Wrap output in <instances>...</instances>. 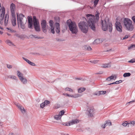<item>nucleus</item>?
<instances>
[{
    "label": "nucleus",
    "instance_id": "nucleus-15",
    "mask_svg": "<svg viewBox=\"0 0 135 135\" xmlns=\"http://www.w3.org/2000/svg\"><path fill=\"white\" fill-rule=\"evenodd\" d=\"M55 26L56 27V32L57 33H59L60 32V27L59 23L58 22H56L55 24Z\"/></svg>",
    "mask_w": 135,
    "mask_h": 135
},
{
    "label": "nucleus",
    "instance_id": "nucleus-11",
    "mask_svg": "<svg viewBox=\"0 0 135 135\" xmlns=\"http://www.w3.org/2000/svg\"><path fill=\"white\" fill-rule=\"evenodd\" d=\"M14 104L20 110L21 112L23 113H25L26 111L24 109L23 107L21 106L20 104L16 102H14Z\"/></svg>",
    "mask_w": 135,
    "mask_h": 135
},
{
    "label": "nucleus",
    "instance_id": "nucleus-50",
    "mask_svg": "<svg viewBox=\"0 0 135 135\" xmlns=\"http://www.w3.org/2000/svg\"><path fill=\"white\" fill-rule=\"evenodd\" d=\"M31 54H32L33 55H40V54L39 53H38L36 52H32L31 53Z\"/></svg>",
    "mask_w": 135,
    "mask_h": 135
},
{
    "label": "nucleus",
    "instance_id": "nucleus-32",
    "mask_svg": "<svg viewBox=\"0 0 135 135\" xmlns=\"http://www.w3.org/2000/svg\"><path fill=\"white\" fill-rule=\"evenodd\" d=\"M54 22L52 20H50L49 21L50 26L51 27H54L53 26Z\"/></svg>",
    "mask_w": 135,
    "mask_h": 135
},
{
    "label": "nucleus",
    "instance_id": "nucleus-58",
    "mask_svg": "<svg viewBox=\"0 0 135 135\" xmlns=\"http://www.w3.org/2000/svg\"><path fill=\"white\" fill-rule=\"evenodd\" d=\"M84 49L86 50H87L88 49V46H84Z\"/></svg>",
    "mask_w": 135,
    "mask_h": 135
},
{
    "label": "nucleus",
    "instance_id": "nucleus-56",
    "mask_svg": "<svg viewBox=\"0 0 135 135\" xmlns=\"http://www.w3.org/2000/svg\"><path fill=\"white\" fill-rule=\"evenodd\" d=\"M106 80L108 81H110L111 80V78L109 77L106 79Z\"/></svg>",
    "mask_w": 135,
    "mask_h": 135
},
{
    "label": "nucleus",
    "instance_id": "nucleus-51",
    "mask_svg": "<svg viewBox=\"0 0 135 135\" xmlns=\"http://www.w3.org/2000/svg\"><path fill=\"white\" fill-rule=\"evenodd\" d=\"M80 96V95L79 94H77L75 95H74V97L73 98H77Z\"/></svg>",
    "mask_w": 135,
    "mask_h": 135
},
{
    "label": "nucleus",
    "instance_id": "nucleus-17",
    "mask_svg": "<svg viewBox=\"0 0 135 135\" xmlns=\"http://www.w3.org/2000/svg\"><path fill=\"white\" fill-rule=\"evenodd\" d=\"M71 124L73 125L74 124H76L79 122V120L77 119H73L71 121Z\"/></svg>",
    "mask_w": 135,
    "mask_h": 135
},
{
    "label": "nucleus",
    "instance_id": "nucleus-36",
    "mask_svg": "<svg viewBox=\"0 0 135 135\" xmlns=\"http://www.w3.org/2000/svg\"><path fill=\"white\" fill-rule=\"evenodd\" d=\"M56 40L58 42L62 41H64L65 40H64V39H60L58 38H56Z\"/></svg>",
    "mask_w": 135,
    "mask_h": 135
},
{
    "label": "nucleus",
    "instance_id": "nucleus-3",
    "mask_svg": "<svg viewBox=\"0 0 135 135\" xmlns=\"http://www.w3.org/2000/svg\"><path fill=\"white\" fill-rule=\"evenodd\" d=\"M102 29L105 31L109 30L110 32H111L112 30L113 25L112 23L109 22V19H108L107 22L106 20H104V22L102 20Z\"/></svg>",
    "mask_w": 135,
    "mask_h": 135
},
{
    "label": "nucleus",
    "instance_id": "nucleus-63",
    "mask_svg": "<svg viewBox=\"0 0 135 135\" xmlns=\"http://www.w3.org/2000/svg\"><path fill=\"white\" fill-rule=\"evenodd\" d=\"M0 23L1 24L2 23H3V20H0Z\"/></svg>",
    "mask_w": 135,
    "mask_h": 135
},
{
    "label": "nucleus",
    "instance_id": "nucleus-35",
    "mask_svg": "<svg viewBox=\"0 0 135 135\" xmlns=\"http://www.w3.org/2000/svg\"><path fill=\"white\" fill-rule=\"evenodd\" d=\"M30 36H31V37L32 38H41L39 37H38L36 35H30Z\"/></svg>",
    "mask_w": 135,
    "mask_h": 135
},
{
    "label": "nucleus",
    "instance_id": "nucleus-8",
    "mask_svg": "<svg viewBox=\"0 0 135 135\" xmlns=\"http://www.w3.org/2000/svg\"><path fill=\"white\" fill-rule=\"evenodd\" d=\"M41 26L42 31L44 33H46L47 31V28L48 26L47 25L46 20H43L41 21Z\"/></svg>",
    "mask_w": 135,
    "mask_h": 135
},
{
    "label": "nucleus",
    "instance_id": "nucleus-60",
    "mask_svg": "<svg viewBox=\"0 0 135 135\" xmlns=\"http://www.w3.org/2000/svg\"><path fill=\"white\" fill-rule=\"evenodd\" d=\"M61 135H69L68 134H65L63 133H61Z\"/></svg>",
    "mask_w": 135,
    "mask_h": 135
},
{
    "label": "nucleus",
    "instance_id": "nucleus-20",
    "mask_svg": "<svg viewBox=\"0 0 135 135\" xmlns=\"http://www.w3.org/2000/svg\"><path fill=\"white\" fill-rule=\"evenodd\" d=\"M111 66V64L110 63L107 64H104L102 65V67L103 68H108Z\"/></svg>",
    "mask_w": 135,
    "mask_h": 135
},
{
    "label": "nucleus",
    "instance_id": "nucleus-44",
    "mask_svg": "<svg viewBox=\"0 0 135 135\" xmlns=\"http://www.w3.org/2000/svg\"><path fill=\"white\" fill-rule=\"evenodd\" d=\"M64 110H62L60 112L59 114H60V116H61L62 115L64 114Z\"/></svg>",
    "mask_w": 135,
    "mask_h": 135
},
{
    "label": "nucleus",
    "instance_id": "nucleus-37",
    "mask_svg": "<svg viewBox=\"0 0 135 135\" xmlns=\"http://www.w3.org/2000/svg\"><path fill=\"white\" fill-rule=\"evenodd\" d=\"M65 90L67 91H69L73 92V90L69 88H66L65 89Z\"/></svg>",
    "mask_w": 135,
    "mask_h": 135
},
{
    "label": "nucleus",
    "instance_id": "nucleus-30",
    "mask_svg": "<svg viewBox=\"0 0 135 135\" xmlns=\"http://www.w3.org/2000/svg\"><path fill=\"white\" fill-rule=\"evenodd\" d=\"M12 18H16V15L15 13V11H11Z\"/></svg>",
    "mask_w": 135,
    "mask_h": 135
},
{
    "label": "nucleus",
    "instance_id": "nucleus-59",
    "mask_svg": "<svg viewBox=\"0 0 135 135\" xmlns=\"http://www.w3.org/2000/svg\"><path fill=\"white\" fill-rule=\"evenodd\" d=\"M92 49L91 48L90 46H88V49H87L88 50H90Z\"/></svg>",
    "mask_w": 135,
    "mask_h": 135
},
{
    "label": "nucleus",
    "instance_id": "nucleus-62",
    "mask_svg": "<svg viewBox=\"0 0 135 135\" xmlns=\"http://www.w3.org/2000/svg\"><path fill=\"white\" fill-rule=\"evenodd\" d=\"M75 79L76 80H81V78H75Z\"/></svg>",
    "mask_w": 135,
    "mask_h": 135
},
{
    "label": "nucleus",
    "instance_id": "nucleus-31",
    "mask_svg": "<svg viewBox=\"0 0 135 135\" xmlns=\"http://www.w3.org/2000/svg\"><path fill=\"white\" fill-rule=\"evenodd\" d=\"M122 125L124 127L126 126H127L128 127H129L128 122L127 121H126L122 124Z\"/></svg>",
    "mask_w": 135,
    "mask_h": 135
},
{
    "label": "nucleus",
    "instance_id": "nucleus-24",
    "mask_svg": "<svg viewBox=\"0 0 135 135\" xmlns=\"http://www.w3.org/2000/svg\"><path fill=\"white\" fill-rule=\"evenodd\" d=\"M17 75L19 77V79H20L21 77H22L23 74L20 72L19 71H17Z\"/></svg>",
    "mask_w": 135,
    "mask_h": 135
},
{
    "label": "nucleus",
    "instance_id": "nucleus-52",
    "mask_svg": "<svg viewBox=\"0 0 135 135\" xmlns=\"http://www.w3.org/2000/svg\"><path fill=\"white\" fill-rule=\"evenodd\" d=\"M132 19L135 23V16H133L132 18Z\"/></svg>",
    "mask_w": 135,
    "mask_h": 135
},
{
    "label": "nucleus",
    "instance_id": "nucleus-1",
    "mask_svg": "<svg viewBox=\"0 0 135 135\" xmlns=\"http://www.w3.org/2000/svg\"><path fill=\"white\" fill-rule=\"evenodd\" d=\"M96 13L95 16L91 14H87L86 15L87 19L85 18L87 22L88 26L93 31H95V23L98 22L99 19L100 13L97 11H96Z\"/></svg>",
    "mask_w": 135,
    "mask_h": 135
},
{
    "label": "nucleus",
    "instance_id": "nucleus-26",
    "mask_svg": "<svg viewBox=\"0 0 135 135\" xmlns=\"http://www.w3.org/2000/svg\"><path fill=\"white\" fill-rule=\"evenodd\" d=\"M54 117L55 119L58 120L61 119V116L60 114H59L58 115H55Z\"/></svg>",
    "mask_w": 135,
    "mask_h": 135
},
{
    "label": "nucleus",
    "instance_id": "nucleus-16",
    "mask_svg": "<svg viewBox=\"0 0 135 135\" xmlns=\"http://www.w3.org/2000/svg\"><path fill=\"white\" fill-rule=\"evenodd\" d=\"M9 18L8 15V14H5V17L4 18V25L5 26H6L7 25L8 20Z\"/></svg>",
    "mask_w": 135,
    "mask_h": 135
},
{
    "label": "nucleus",
    "instance_id": "nucleus-49",
    "mask_svg": "<svg viewBox=\"0 0 135 135\" xmlns=\"http://www.w3.org/2000/svg\"><path fill=\"white\" fill-rule=\"evenodd\" d=\"M7 68L9 69H11L12 67V66L11 65H10L9 64H7Z\"/></svg>",
    "mask_w": 135,
    "mask_h": 135
},
{
    "label": "nucleus",
    "instance_id": "nucleus-54",
    "mask_svg": "<svg viewBox=\"0 0 135 135\" xmlns=\"http://www.w3.org/2000/svg\"><path fill=\"white\" fill-rule=\"evenodd\" d=\"M128 36L127 35H126L122 39L123 40H125L127 39L128 37Z\"/></svg>",
    "mask_w": 135,
    "mask_h": 135
},
{
    "label": "nucleus",
    "instance_id": "nucleus-5",
    "mask_svg": "<svg viewBox=\"0 0 135 135\" xmlns=\"http://www.w3.org/2000/svg\"><path fill=\"white\" fill-rule=\"evenodd\" d=\"M79 27L84 33H86L88 31V26L87 23L84 21H80L78 24Z\"/></svg>",
    "mask_w": 135,
    "mask_h": 135
},
{
    "label": "nucleus",
    "instance_id": "nucleus-18",
    "mask_svg": "<svg viewBox=\"0 0 135 135\" xmlns=\"http://www.w3.org/2000/svg\"><path fill=\"white\" fill-rule=\"evenodd\" d=\"M94 110L93 109H90V110H88V112L89 113L88 115L91 117L93 116V114H94Z\"/></svg>",
    "mask_w": 135,
    "mask_h": 135
},
{
    "label": "nucleus",
    "instance_id": "nucleus-61",
    "mask_svg": "<svg viewBox=\"0 0 135 135\" xmlns=\"http://www.w3.org/2000/svg\"><path fill=\"white\" fill-rule=\"evenodd\" d=\"M10 31L11 32H14L15 31L14 30L10 29Z\"/></svg>",
    "mask_w": 135,
    "mask_h": 135
},
{
    "label": "nucleus",
    "instance_id": "nucleus-22",
    "mask_svg": "<svg viewBox=\"0 0 135 135\" xmlns=\"http://www.w3.org/2000/svg\"><path fill=\"white\" fill-rule=\"evenodd\" d=\"M12 25L13 26H15L16 25V18H12Z\"/></svg>",
    "mask_w": 135,
    "mask_h": 135
},
{
    "label": "nucleus",
    "instance_id": "nucleus-28",
    "mask_svg": "<svg viewBox=\"0 0 135 135\" xmlns=\"http://www.w3.org/2000/svg\"><path fill=\"white\" fill-rule=\"evenodd\" d=\"M6 43L9 46H11V45H14L12 43V42L9 40H7L6 41Z\"/></svg>",
    "mask_w": 135,
    "mask_h": 135
},
{
    "label": "nucleus",
    "instance_id": "nucleus-41",
    "mask_svg": "<svg viewBox=\"0 0 135 135\" xmlns=\"http://www.w3.org/2000/svg\"><path fill=\"white\" fill-rule=\"evenodd\" d=\"M51 32L53 34H54L55 32L54 31V27H51Z\"/></svg>",
    "mask_w": 135,
    "mask_h": 135
},
{
    "label": "nucleus",
    "instance_id": "nucleus-57",
    "mask_svg": "<svg viewBox=\"0 0 135 135\" xmlns=\"http://www.w3.org/2000/svg\"><path fill=\"white\" fill-rule=\"evenodd\" d=\"M109 77L110 78H111V80L114 79V76H113L112 75V76H109Z\"/></svg>",
    "mask_w": 135,
    "mask_h": 135
},
{
    "label": "nucleus",
    "instance_id": "nucleus-39",
    "mask_svg": "<svg viewBox=\"0 0 135 135\" xmlns=\"http://www.w3.org/2000/svg\"><path fill=\"white\" fill-rule=\"evenodd\" d=\"M98 61L99 60H93L90 61V62L94 64H96L98 62Z\"/></svg>",
    "mask_w": 135,
    "mask_h": 135
},
{
    "label": "nucleus",
    "instance_id": "nucleus-25",
    "mask_svg": "<svg viewBox=\"0 0 135 135\" xmlns=\"http://www.w3.org/2000/svg\"><path fill=\"white\" fill-rule=\"evenodd\" d=\"M7 77L8 78L12 79L14 80H16V77L15 76L13 75H10L9 76H8Z\"/></svg>",
    "mask_w": 135,
    "mask_h": 135
},
{
    "label": "nucleus",
    "instance_id": "nucleus-4",
    "mask_svg": "<svg viewBox=\"0 0 135 135\" xmlns=\"http://www.w3.org/2000/svg\"><path fill=\"white\" fill-rule=\"evenodd\" d=\"M123 23L126 30L132 31L134 29V27L133 25H132V21L129 18H124Z\"/></svg>",
    "mask_w": 135,
    "mask_h": 135
},
{
    "label": "nucleus",
    "instance_id": "nucleus-53",
    "mask_svg": "<svg viewBox=\"0 0 135 135\" xmlns=\"http://www.w3.org/2000/svg\"><path fill=\"white\" fill-rule=\"evenodd\" d=\"M103 71H100L99 72H98L96 73V74H103Z\"/></svg>",
    "mask_w": 135,
    "mask_h": 135
},
{
    "label": "nucleus",
    "instance_id": "nucleus-34",
    "mask_svg": "<svg viewBox=\"0 0 135 135\" xmlns=\"http://www.w3.org/2000/svg\"><path fill=\"white\" fill-rule=\"evenodd\" d=\"M99 1V0H95L94 1V7H95L97 5Z\"/></svg>",
    "mask_w": 135,
    "mask_h": 135
},
{
    "label": "nucleus",
    "instance_id": "nucleus-47",
    "mask_svg": "<svg viewBox=\"0 0 135 135\" xmlns=\"http://www.w3.org/2000/svg\"><path fill=\"white\" fill-rule=\"evenodd\" d=\"M28 64H30V65L31 66H34L36 65L35 63H34L33 62H31V61L30 62H29V63Z\"/></svg>",
    "mask_w": 135,
    "mask_h": 135
},
{
    "label": "nucleus",
    "instance_id": "nucleus-55",
    "mask_svg": "<svg viewBox=\"0 0 135 135\" xmlns=\"http://www.w3.org/2000/svg\"><path fill=\"white\" fill-rule=\"evenodd\" d=\"M133 102H132V100L130 101L128 103H127L126 104V105H129V104H131L132 103H133Z\"/></svg>",
    "mask_w": 135,
    "mask_h": 135
},
{
    "label": "nucleus",
    "instance_id": "nucleus-7",
    "mask_svg": "<svg viewBox=\"0 0 135 135\" xmlns=\"http://www.w3.org/2000/svg\"><path fill=\"white\" fill-rule=\"evenodd\" d=\"M24 16L22 14H20L18 15V13L17 14V20L18 27H19V23H20L21 27L22 29H25V25L23 24L22 21V20Z\"/></svg>",
    "mask_w": 135,
    "mask_h": 135
},
{
    "label": "nucleus",
    "instance_id": "nucleus-9",
    "mask_svg": "<svg viewBox=\"0 0 135 135\" xmlns=\"http://www.w3.org/2000/svg\"><path fill=\"white\" fill-rule=\"evenodd\" d=\"M115 26L117 30L119 32H122V27L120 23L116 21L115 23Z\"/></svg>",
    "mask_w": 135,
    "mask_h": 135
},
{
    "label": "nucleus",
    "instance_id": "nucleus-43",
    "mask_svg": "<svg viewBox=\"0 0 135 135\" xmlns=\"http://www.w3.org/2000/svg\"><path fill=\"white\" fill-rule=\"evenodd\" d=\"M45 103H41L40 105V107L42 108H43L45 106Z\"/></svg>",
    "mask_w": 135,
    "mask_h": 135
},
{
    "label": "nucleus",
    "instance_id": "nucleus-42",
    "mask_svg": "<svg viewBox=\"0 0 135 135\" xmlns=\"http://www.w3.org/2000/svg\"><path fill=\"white\" fill-rule=\"evenodd\" d=\"M22 59L25 60V61H26L28 64L30 62V61H29V60L23 57Z\"/></svg>",
    "mask_w": 135,
    "mask_h": 135
},
{
    "label": "nucleus",
    "instance_id": "nucleus-12",
    "mask_svg": "<svg viewBox=\"0 0 135 135\" xmlns=\"http://www.w3.org/2000/svg\"><path fill=\"white\" fill-rule=\"evenodd\" d=\"M5 13V9L4 7H3L1 12L0 16V20H3L4 18Z\"/></svg>",
    "mask_w": 135,
    "mask_h": 135
},
{
    "label": "nucleus",
    "instance_id": "nucleus-29",
    "mask_svg": "<svg viewBox=\"0 0 135 135\" xmlns=\"http://www.w3.org/2000/svg\"><path fill=\"white\" fill-rule=\"evenodd\" d=\"M131 74L129 73H124L123 75V76L124 77H129L131 76Z\"/></svg>",
    "mask_w": 135,
    "mask_h": 135
},
{
    "label": "nucleus",
    "instance_id": "nucleus-46",
    "mask_svg": "<svg viewBox=\"0 0 135 135\" xmlns=\"http://www.w3.org/2000/svg\"><path fill=\"white\" fill-rule=\"evenodd\" d=\"M128 62L129 63H133L135 62V60L134 59H133L129 61Z\"/></svg>",
    "mask_w": 135,
    "mask_h": 135
},
{
    "label": "nucleus",
    "instance_id": "nucleus-38",
    "mask_svg": "<svg viewBox=\"0 0 135 135\" xmlns=\"http://www.w3.org/2000/svg\"><path fill=\"white\" fill-rule=\"evenodd\" d=\"M134 47H135V45L134 44H132L130 47H128V49L129 50Z\"/></svg>",
    "mask_w": 135,
    "mask_h": 135
},
{
    "label": "nucleus",
    "instance_id": "nucleus-33",
    "mask_svg": "<svg viewBox=\"0 0 135 135\" xmlns=\"http://www.w3.org/2000/svg\"><path fill=\"white\" fill-rule=\"evenodd\" d=\"M55 21L57 22H59L60 21V18L58 16L55 17L54 18Z\"/></svg>",
    "mask_w": 135,
    "mask_h": 135
},
{
    "label": "nucleus",
    "instance_id": "nucleus-13",
    "mask_svg": "<svg viewBox=\"0 0 135 135\" xmlns=\"http://www.w3.org/2000/svg\"><path fill=\"white\" fill-rule=\"evenodd\" d=\"M106 93L105 91H98L95 92L94 94L95 95L99 96L101 95H104Z\"/></svg>",
    "mask_w": 135,
    "mask_h": 135
},
{
    "label": "nucleus",
    "instance_id": "nucleus-23",
    "mask_svg": "<svg viewBox=\"0 0 135 135\" xmlns=\"http://www.w3.org/2000/svg\"><path fill=\"white\" fill-rule=\"evenodd\" d=\"M86 90L85 88H80L78 89V92L79 93L82 92Z\"/></svg>",
    "mask_w": 135,
    "mask_h": 135
},
{
    "label": "nucleus",
    "instance_id": "nucleus-40",
    "mask_svg": "<svg viewBox=\"0 0 135 135\" xmlns=\"http://www.w3.org/2000/svg\"><path fill=\"white\" fill-rule=\"evenodd\" d=\"M63 94L64 95H66L67 96L71 97L73 98L74 97V95H70L67 93H66L65 94L64 93Z\"/></svg>",
    "mask_w": 135,
    "mask_h": 135
},
{
    "label": "nucleus",
    "instance_id": "nucleus-10",
    "mask_svg": "<svg viewBox=\"0 0 135 135\" xmlns=\"http://www.w3.org/2000/svg\"><path fill=\"white\" fill-rule=\"evenodd\" d=\"M28 27L30 29H32L33 20L31 16H28L27 17Z\"/></svg>",
    "mask_w": 135,
    "mask_h": 135
},
{
    "label": "nucleus",
    "instance_id": "nucleus-48",
    "mask_svg": "<svg viewBox=\"0 0 135 135\" xmlns=\"http://www.w3.org/2000/svg\"><path fill=\"white\" fill-rule=\"evenodd\" d=\"M71 125V122L70 121H69V122H68L67 123H66V124L65 125V126H70Z\"/></svg>",
    "mask_w": 135,
    "mask_h": 135
},
{
    "label": "nucleus",
    "instance_id": "nucleus-19",
    "mask_svg": "<svg viewBox=\"0 0 135 135\" xmlns=\"http://www.w3.org/2000/svg\"><path fill=\"white\" fill-rule=\"evenodd\" d=\"M20 79L23 84H26L27 83V80L26 78H23V77L20 78Z\"/></svg>",
    "mask_w": 135,
    "mask_h": 135
},
{
    "label": "nucleus",
    "instance_id": "nucleus-45",
    "mask_svg": "<svg viewBox=\"0 0 135 135\" xmlns=\"http://www.w3.org/2000/svg\"><path fill=\"white\" fill-rule=\"evenodd\" d=\"M45 103V104H46V105L49 104L50 103V102L49 101L46 100H45L44 102Z\"/></svg>",
    "mask_w": 135,
    "mask_h": 135
},
{
    "label": "nucleus",
    "instance_id": "nucleus-64",
    "mask_svg": "<svg viewBox=\"0 0 135 135\" xmlns=\"http://www.w3.org/2000/svg\"><path fill=\"white\" fill-rule=\"evenodd\" d=\"M9 135H13V133H9Z\"/></svg>",
    "mask_w": 135,
    "mask_h": 135
},
{
    "label": "nucleus",
    "instance_id": "nucleus-14",
    "mask_svg": "<svg viewBox=\"0 0 135 135\" xmlns=\"http://www.w3.org/2000/svg\"><path fill=\"white\" fill-rule=\"evenodd\" d=\"M103 127V125L102 126V127L104 128H105L107 126H110L112 125L111 122L109 120H108L106 121Z\"/></svg>",
    "mask_w": 135,
    "mask_h": 135
},
{
    "label": "nucleus",
    "instance_id": "nucleus-6",
    "mask_svg": "<svg viewBox=\"0 0 135 135\" xmlns=\"http://www.w3.org/2000/svg\"><path fill=\"white\" fill-rule=\"evenodd\" d=\"M33 24L36 31L40 32L41 29L38 20L35 16L33 17Z\"/></svg>",
    "mask_w": 135,
    "mask_h": 135
},
{
    "label": "nucleus",
    "instance_id": "nucleus-21",
    "mask_svg": "<svg viewBox=\"0 0 135 135\" xmlns=\"http://www.w3.org/2000/svg\"><path fill=\"white\" fill-rule=\"evenodd\" d=\"M11 11H15L16 8V6L13 3H12L10 5Z\"/></svg>",
    "mask_w": 135,
    "mask_h": 135
},
{
    "label": "nucleus",
    "instance_id": "nucleus-27",
    "mask_svg": "<svg viewBox=\"0 0 135 135\" xmlns=\"http://www.w3.org/2000/svg\"><path fill=\"white\" fill-rule=\"evenodd\" d=\"M128 125L129 126V125H130L131 126H134V125H135V121H131L129 122H128Z\"/></svg>",
    "mask_w": 135,
    "mask_h": 135
},
{
    "label": "nucleus",
    "instance_id": "nucleus-2",
    "mask_svg": "<svg viewBox=\"0 0 135 135\" xmlns=\"http://www.w3.org/2000/svg\"><path fill=\"white\" fill-rule=\"evenodd\" d=\"M67 25H68L69 30L73 34H76L78 31V28L76 23L74 21H72L70 19L67 21Z\"/></svg>",
    "mask_w": 135,
    "mask_h": 135
}]
</instances>
